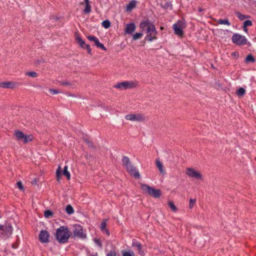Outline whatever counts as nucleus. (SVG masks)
I'll list each match as a JSON object with an SVG mask.
<instances>
[{"label": "nucleus", "instance_id": "obj_1", "mask_svg": "<svg viewBox=\"0 0 256 256\" xmlns=\"http://www.w3.org/2000/svg\"><path fill=\"white\" fill-rule=\"evenodd\" d=\"M140 27L142 31L146 30L147 34L146 38L150 42L156 39L157 31L154 24L149 20H146L140 23Z\"/></svg>", "mask_w": 256, "mask_h": 256}, {"label": "nucleus", "instance_id": "obj_2", "mask_svg": "<svg viewBox=\"0 0 256 256\" xmlns=\"http://www.w3.org/2000/svg\"><path fill=\"white\" fill-rule=\"evenodd\" d=\"M71 232L66 226H60L56 231L55 237L60 244H66L68 241Z\"/></svg>", "mask_w": 256, "mask_h": 256}, {"label": "nucleus", "instance_id": "obj_3", "mask_svg": "<svg viewBox=\"0 0 256 256\" xmlns=\"http://www.w3.org/2000/svg\"><path fill=\"white\" fill-rule=\"evenodd\" d=\"M73 236L81 240H85L87 238V234L83 227L78 224L73 226Z\"/></svg>", "mask_w": 256, "mask_h": 256}, {"label": "nucleus", "instance_id": "obj_4", "mask_svg": "<svg viewBox=\"0 0 256 256\" xmlns=\"http://www.w3.org/2000/svg\"><path fill=\"white\" fill-rule=\"evenodd\" d=\"M141 188L144 192L154 198H158L161 195V191L159 189H154L148 184H142Z\"/></svg>", "mask_w": 256, "mask_h": 256}, {"label": "nucleus", "instance_id": "obj_5", "mask_svg": "<svg viewBox=\"0 0 256 256\" xmlns=\"http://www.w3.org/2000/svg\"><path fill=\"white\" fill-rule=\"evenodd\" d=\"M138 85L136 82L133 81H124L121 82H118L114 86V88L120 90H126L136 88Z\"/></svg>", "mask_w": 256, "mask_h": 256}, {"label": "nucleus", "instance_id": "obj_6", "mask_svg": "<svg viewBox=\"0 0 256 256\" xmlns=\"http://www.w3.org/2000/svg\"><path fill=\"white\" fill-rule=\"evenodd\" d=\"M232 40L234 44L240 46L246 45L248 42V40L244 36L238 33L233 34Z\"/></svg>", "mask_w": 256, "mask_h": 256}, {"label": "nucleus", "instance_id": "obj_7", "mask_svg": "<svg viewBox=\"0 0 256 256\" xmlns=\"http://www.w3.org/2000/svg\"><path fill=\"white\" fill-rule=\"evenodd\" d=\"M14 134L18 140H22L24 144L32 140V136L26 135L23 132L20 130H16Z\"/></svg>", "mask_w": 256, "mask_h": 256}, {"label": "nucleus", "instance_id": "obj_8", "mask_svg": "<svg viewBox=\"0 0 256 256\" xmlns=\"http://www.w3.org/2000/svg\"><path fill=\"white\" fill-rule=\"evenodd\" d=\"M0 230L2 234L6 236L10 237L12 232V224L5 223L4 224H0Z\"/></svg>", "mask_w": 256, "mask_h": 256}, {"label": "nucleus", "instance_id": "obj_9", "mask_svg": "<svg viewBox=\"0 0 256 256\" xmlns=\"http://www.w3.org/2000/svg\"><path fill=\"white\" fill-rule=\"evenodd\" d=\"M186 174L190 178L196 180H202V176L198 171L192 168H188L186 170Z\"/></svg>", "mask_w": 256, "mask_h": 256}, {"label": "nucleus", "instance_id": "obj_10", "mask_svg": "<svg viewBox=\"0 0 256 256\" xmlns=\"http://www.w3.org/2000/svg\"><path fill=\"white\" fill-rule=\"evenodd\" d=\"M125 118L127 120L134 122H142L145 120L144 115L140 113L127 114L125 116Z\"/></svg>", "mask_w": 256, "mask_h": 256}, {"label": "nucleus", "instance_id": "obj_11", "mask_svg": "<svg viewBox=\"0 0 256 256\" xmlns=\"http://www.w3.org/2000/svg\"><path fill=\"white\" fill-rule=\"evenodd\" d=\"M184 22L180 20H178L176 24H173L172 28L174 33L176 34L179 36L183 35L184 32L182 29L184 26Z\"/></svg>", "mask_w": 256, "mask_h": 256}, {"label": "nucleus", "instance_id": "obj_12", "mask_svg": "<svg viewBox=\"0 0 256 256\" xmlns=\"http://www.w3.org/2000/svg\"><path fill=\"white\" fill-rule=\"evenodd\" d=\"M87 38L90 42H93L94 43L95 46L102 50L106 51V48L104 45L100 42L99 40L94 36H88Z\"/></svg>", "mask_w": 256, "mask_h": 256}, {"label": "nucleus", "instance_id": "obj_13", "mask_svg": "<svg viewBox=\"0 0 256 256\" xmlns=\"http://www.w3.org/2000/svg\"><path fill=\"white\" fill-rule=\"evenodd\" d=\"M50 234L46 230H42L39 234V239L42 243H47L49 242Z\"/></svg>", "mask_w": 256, "mask_h": 256}, {"label": "nucleus", "instance_id": "obj_14", "mask_svg": "<svg viewBox=\"0 0 256 256\" xmlns=\"http://www.w3.org/2000/svg\"><path fill=\"white\" fill-rule=\"evenodd\" d=\"M127 171L134 178H140V174L138 171L134 166L132 164L126 167Z\"/></svg>", "mask_w": 256, "mask_h": 256}, {"label": "nucleus", "instance_id": "obj_15", "mask_svg": "<svg viewBox=\"0 0 256 256\" xmlns=\"http://www.w3.org/2000/svg\"><path fill=\"white\" fill-rule=\"evenodd\" d=\"M136 26L134 23L128 24L125 29V32L128 34H132L134 32Z\"/></svg>", "mask_w": 256, "mask_h": 256}, {"label": "nucleus", "instance_id": "obj_16", "mask_svg": "<svg viewBox=\"0 0 256 256\" xmlns=\"http://www.w3.org/2000/svg\"><path fill=\"white\" fill-rule=\"evenodd\" d=\"M0 87L4 88H14L15 84L12 82H0Z\"/></svg>", "mask_w": 256, "mask_h": 256}, {"label": "nucleus", "instance_id": "obj_17", "mask_svg": "<svg viewBox=\"0 0 256 256\" xmlns=\"http://www.w3.org/2000/svg\"><path fill=\"white\" fill-rule=\"evenodd\" d=\"M156 164L157 168H158L159 171L162 174H164L165 173V170L162 164L160 162L159 159H156Z\"/></svg>", "mask_w": 256, "mask_h": 256}, {"label": "nucleus", "instance_id": "obj_18", "mask_svg": "<svg viewBox=\"0 0 256 256\" xmlns=\"http://www.w3.org/2000/svg\"><path fill=\"white\" fill-rule=\"evenodd\" d=\"M132 245L134 246H135L136 248L138 250V254L142 256L144 254V252L142 249V244L140 242H133Z\"/></svg>", "mask_w": 256, "mask_h": 256}, {"label": "nucleus", "instance_id": "obj_19", "mask_svg": "<svg viewBox=\"0 0 256 256\" xmlns=\"http://www.w3.org/2000/svg\"><path fill=\"white\" fill-rule=\"evenodd\" d=\"M122 162L123 166L125 167L131 164L128 158L126 156H124L122 158Z\"/></svg>", "mask_w": 256, "mask_h": 256}, {"label": "nucleus", "instance_id": "obj_20", "mask_svg": "<svg viewBox=\"0 0 256 256\" xmlns=\"http://www.w3.org/2000/svg\"><path fill=\"white\" fill-rule=\"evenodd\" d=\"M76 40H77L78 42V43L80 46L83 48H84V46L86 44L84 41L82 40V38L79 36H78L76 37Z\"/></svg>", "mask_w": 256, "mask_h": 256}, {"label": "nucleus", "instance_id": "obj_21", "mask_svg": "<svg viewBox=\"0 0 256 256\" xmlns=\"http://www.w3.org/2000/svg\"><path fill=\"white\" fill-rule=\"evenodd\" d=\"M66 213L69 214H72L74 213V210L72 206L70 204H68L66 208Z\"/></svg>", "mask_w": 256, "mask_h": 256}, {"label": "nucleus", "instance_id": "obj_22", "mask_svg": "<svg viewBox=\"0 0 256 256\" xmlns=\"http://www.w3.org/2000/svg\"><path fill=\"white\" fill-rule=\"evenodd\" d=\"M236 14L238 18V19L240 20H244V19H246L248 18V16L242 14L241 13L238 12H236Z\"/></svg>", "mask_w": 256, "mask_h": 256}, {"label": "nucleus", "instance_id": "obj_23", "mask_svg": "<svg viewBox=\"0 0 256 256\" xmlns=\"http://www.w3.org/2000/svg\"><path fill=\"white\" fill-rule=\"evenodd\" d=\"M218 23L220 24L230 25V23L228 19H220L218 20Z\"/></svg>", "mask_w": 256, "mask_h": 256}, {"label": "nucleus", "instance_id": "obj_24", "mask_svg": "<svg viewBox=\"0 0 256 256\" xmlns=\"http://www.w3.org/2000/svg\"><path fill=\"white\" fill-rule=\"evenodd\" d=\"M246 93L245 90L242 88H240L236 92V94L239 96H242Z\"/></svg>", "mask_w": 256, "mask_h": 256}, {"label": "nucleus", "instance_id": "obj_25", "mask_svg": "<svg viewBox=\"0 0 256 256\" xmlns=\"http://www.w3.org/2000/svg\"><path fill=\"white\" fill-rule=\"evenodd\" d=\"M245 62L247 63L249 62H255V59L252 54H249L246 57Z\"/></svg>", "mask_w": 256, "mask_h": 256}, {"label": "nucleus", "instance_id": "obj_26", "mask_svg": "<svg viewBox=\"0 0 256 256\" xmlns=\"http://www.w3.org/2000/svg\"><path fill=\"white\" fill-rule=\"evenodd\" d=\"M63 174L68 178V180L70 179V172L68 170V166H66L64 167Z\"/></svg>", "mask_w": 256, "mask_h": 256}, {"label": "nucleus", "instance_id": "obj_27", "mask_svg": "<svg viewBox=\"0 0 256 256\" xmlns=\"http://www.w3.org/2000/svg\"><path fill=\"white\" fill-rule=\"evenodd\" d=\"M136 6V2L134 1L130 2L126 6L128 10H131Z\"/></svg>", "mask_w": 256, "mask_h": 256}, {"label": "nucleus", "instance_id": "obj_28", "mask_svg": "<svg viewBox=\"0 0 256 256\" xmlns=\"http://www.w3.org/2000/svg\"><path fill=\"white\" fill-rule=\"evenodd\" d=\"M102 26L106 28H108L110 26V22L108 20H105L102 22Z\"/></svg>", "mask_w": 256, "mask_h": 256}, {"label": "nucleus", "instance_id": "obj_29", "mask_svg": "<svg viewBox=\"0 0 256 256\" xmlns=\"http://www.w3.org/2000/svg\"><path fill=\"white\" fill-rule=\"evenodd\" d=\"M26 75L32 78L38 76V74L34 72H28L26 73Z\"/></svg>", "mask_w": 256, "mask_h": 256}, {"label": "nucleus", "instance_id": "obj_30", "mask_svg": "<svg viewBox=\"0 0 256 256\" xmlns=\"http://www.w3.org/2000/svg\"><path fill=\"white\" fill-rule=\"evenodd\" d=\"M142 36V32H136L132 36V39L134 40H136L139 39Z\"/></svg>", "mask_w": 256, "mask_h": 256}, {"label": "nucleus", "instance_id": "obj_31", "mask_svg": "<svg viewBox=\"0 0 256 256\" xmlns=\"http://www.w3.org/2000/svg\"><path fill=\"white\" fill-rule=\"evenodd\" d=\"M106 220H103L100 224V229L101 231H102L104 230L106 228Z\"/></svg>", "mask_w": 256, "mask_h": 256}, {"label": "nucleus", "instance_id": "obj_32", "mask_svg": "<svg viewBox=\"0 0 256 256\" xmlns=\"http://www.w3.org/2000/svg\"><path fill=\"white\" fill-rule=\"evenodd\" d=\"M168 204L170 208L172 209V211L175 212L177 210L176 207L175 206V205L172 202H169Z\"/></svg>", "mask_w": 256, "mask_h": 256}, {"label": "nucleus", "instance_id": "obj_33", "mask_svg": "<svg viewBox=\"0 0 256 256\" xmlns=\"http://www.w3.org/2000/svg\"><path fill=\"white\" fill-rule=\"evenodd\" d=\"M91 11V6H90V4H86V7H85V8L84 10V12L86 13V14H88Z\"/></svg>", "mask_w": 256, "mask_h": 256}, {"label": "nucleus", "instance_id": "obj_34", "mask_svg": "<svg viewBox=\"0 0 256 256\" xmlns=\"http://www.w3.org/2000/svg\"><path fill=\"white\" fill-rule=\"evenodd\" d=\"M53 214V213L52 211L50 210H47L44 212V216L46 218H50Z\"/></svg>", "mask_w": 256, "mask_h": 256}, {"label": "nucleus", "instance_id": "obj_35", "mask_svg": "<svg viewBox=\"0 0 256 256\" xmlns=\"http://www.w3.org/2000/svg\"><path fill=\"white\" fill-rule=\"evenodd\" d=\"M196 202V200L195 199L190 198V200L189 208L190 209H192L194 207V206Z\"/></svg>", "mask_w": 256, "mask_h": 256}, {"label": "nucleus", "instance_id": "obj_36", "mask_svg": "<svg viewBox=\"0 0 256 256\" xmlns=\"http://www.w3.org/2000/svg\"><path fill=\"white\" fill-rule=\"evenodd\" d=\"M252 26V22L250 20H246L244 22L243 27H247Z\"/></svg>", "mask_w": 256, "mask_h": 256}, {"label": "nucleus", "instance_id": "obj_37", "mask_svg": "<svg viewBox=\"0 0 256 256\" xmlns=\"http://www.w3.org/2000/svg\"><path fill=\"white\" fill-rule=\"evenodd\" d=\"M94 243L97 246H98L100 248H102V244L101 241H100V239H98V238H94Z\"/></svg>", "mask_w": 256, "mask_h": 256}, {"label": "nucleus", "instance_id": "obj_38", "mask_svg": "<svg viewBox=\"0 0 256 256\" xmlns=\"http://www.w3.org/2000/svg\"><path fill=\"white\" fill-rule=\"evenodd\" d=\"M56 176L58 178H59L62 174V172L60 170V167L59 166L56 172Z\"/></svg>", "mask_w": 256, "mask_h": 256}, {"label": "nucleus", "instance_id": "obj_39", "mask_svg": "<svg viewBox=\"0 0 256 256\" xmlns=\"http://www.w3.org/2000/svg\"><path fill=\"white\" fill-rule=\"evenodd\" d=\"M84 48H86L87 51H88V52L91 54H92V50L90 48V46L88 44H86L84 46Z\"/></svg>", "mask_w": 256, "mask_h": 256}, {"label": "nucleus", "instance_id": "obj_40", "mask_svg": "<svg viewBox=\"0 0 256 256\" xmlns=\"http://www.w3.org/2000/svg\"><path fill=\"white\" fill-rule=\"evenodd\" d=\"M17 186L21 190H24V186L21 182H16Z\"/></svg>", "mask_w": 256, "mask_h": 256}, {"label": "nucleus", "instance_id": "obj_41", "mask_svg": "<svg viewBox=\"0 0 256 256\" xmlns=\"http://www.w3.org/2000/svg\"><path fill=\"white\" fill-rule=\"evenodd\" d=\"M50 92L52 94H55L60 92L58 90L55 89H50Z\"/></svg>", "mask_w": 256, "mask_h": 256}, {"label": "nucleus", "instance_id": "obj_42", "mask_svg": "<svg viewBox=\"0 0 256 256\" xmlns=\"http://www.w3.org/2000/svg\"><path fill=\"white\" fill-rule=\"evenodd\" d=\"M122 256H134V254L133 253L130 254L129 252H126L123 253Z\"/></svg>", "mask_w": 256, "mask_h": 256}, {"label": "nucleus", "instance_id": "obj_43", "mask_svg": "<svg viewBox=\"0 0 256 256\" xmlns=\"http://www.w3.org/2000/svg\"><path fill=\"white\" fill-rule=\"evenodd\" d=\"M106 256H116V252L114 251H110L107 254Z\"/></svg>", "mask_w": 256, "mask_h": 256}, {"label": "nucleus", "instance_id": "obj_44", "mask_svg": "<svg viewBox=\"0 0 256 256\" xmlns=\"http://www.w3.org/2000/svg\"><path fill=\"white\" fill-rule=\"evenodd\" d=\"M104 234H106L107 236H109L110 235V232L108 231V229L106 228L102 231Z\"/></svg>", "mask_w": 256, "mask_h": 256}, {"label": "nucleus", "instance_id": "obj_45", "mask_svg": "<svg viewBox=\"0 0 256 256\" xmlns=\"http://www.w3.org/2000/svg\"><path fill=\"white\" fill-rule=\"evenodd\" d=\"M86 142H87V144H88L89 146H92V142H91L86 140Z\"/></svg>", "mask_w": 256, "mask_h": 256}, {"label": "nucleus", "instance_id": "obj_46", "mask_svg": "<svg viewBox=\"0 0 256 256\" xmlns=\"http://www.w3.org/2000/svg\"><path fill=\"white\" fill-rule=\"evenodd\" d=\"M61 84L62 86H68L70 84V83L68 82H62Z\"/></svg>", "mask_w": 256, "mask_h": 256}, {"label": "nucleus", "instance_id": "obj_47", "mask_svg": "<svg viewBox=\"0 0 256 256\" xmlns=\"http://www.w3.org/2000/svg\"><path fill=\"white\" fill-rule=\"evenodd\" d=\"M204 10V8H198V11L199 12H203Z\"/></svg>", "mask_w": 256, "mask_h": 256}, {"label": "nucleus", "instance_id": "obj_48", "mask_svg": "<svg viewBox=\"0 0 256 256\" xmlns=\"http://www.w3.org/2000/svg\"><path fill=\"white\" fill-rule=\"evenodd\" d=\"M84 2H85V4H90V2H89V0H84Z\"/></svg>", "mask_w": 256, "mask_h": 256}, {"label": "nucleus", "instance_id": "obj_49", "mask_svg": "<svg viewBox=\"0 0 256 256\" xmlns=\"http://www.w3.org/2000/svg\"><path fill=\"white\" fill-rule=\"evenodd\" d=\"M244 30L246 32H248V28H246V27H244Z\"/></svg>", "mask_w": 256, "mask_h": 256}, {"label": "nucleus", "instance_id": "obj_50", "mask_svg": "<svg viewBox=\"0 0 256 256\" xmlns=\"http://www.w3.org/2000/svg\"><path fill=\"white\" fill-rule=\"evenodd\" d=\"M92 256H98V254L96 253L95 254H92Z\"/></svg>", "mask_w": 256, "mask_h": 256}, {"label": "nucleus", "instance_id": "obj_51", "mask_svg": "<svg viewBox=\"0 0 256 256\" xmlns=\"http://www.w3.org/2000/svg\"><path fill=\"white\" fill-rule=\"evenodd\" d=\"M12 248H16V246H12Z\"/></svg>", "mask_w": 256, "mask_h": 256}]
</instances>
